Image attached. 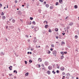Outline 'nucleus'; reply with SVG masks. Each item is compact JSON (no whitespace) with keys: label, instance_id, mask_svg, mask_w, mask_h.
I'll return each instance as SVG.
<instances>
[{"label":"nucleus","instance_id":"20e7f679","mask_svg":"<svg viewBox=\"0 0 79 79\" xmlns=\"http://www.w3.org/2000/svg\"><path fill=\"white\" fill-rule=\"evenodd\" d=\"M47 73L48 74H50V73H51V72H50V71L49 70H48L47 71Z\"/></svg>","mask_w":79,"mask_h":79},{"label":"nucleus","instance_id":"5fc2aeb1","mask_svg":"<svg viewBox=\"0 0 79 79\" xmlns=\"http://www.w3.org/2000/svg\"><path fill=\"white\" fill-rule=\"evenodd\" d=\"M55 73H56V72H54L53 73V74H55Z\"/></svg>","mask_w":79,"mask_h":79},{"label":"nucleus","instance_id":"cd10ccee","mask_svg":"<svg viewBox=\"0 0 79 79\" xmlns=\"http://www.w3.org/2000/svg\"><path fill=\"white\" fill-rule=\"evenodd\" d=\"M75 39H77V35H76L75 36Z\"/></svg>","mask_w":79,"mask_h":79},{"label":"nucleus","instance_id":"0e129e2a","mask_svg":"<svg viewBox=\"0 0 79 79\" xmlns=\"http://www.w3.org/2000/svg\"><path fill=\"white\" fill-rule=\"evenodd\" d=\"M56 44H58L59 43L58 42H56Z\"/></svg>","mask_w":79,"mask_h":79},{"label":"nucleus","instance_id":"79ce46f5","mask_svg":"<svg viewBox=\"0 0 79 79\" xmlns=\"http://www.w3.org/2000/svg\"><path fill=\"white\" fill-rule=\"evenodd\" d=\"M9 75L10 76H12V74H9Z\"/></svg>","mask_w":79,"mask_h":79},{"label":"nucleus","instance_id":"39448f33","mask_svg":"<svg viewBox=\"0 0 79 79\" xmlns=\"http://www.w3.org/2000/svg\"><path fill=\"white\" fill-rule=\"evenodd\" d=\"M36 67L38 68H40V65L39 64L36 65Z\"/></svg>","mask_w":79,"mask_h":79},{"label":"nucleus","instance_id":"c9c22d12","mask_svg":"<svg viewBox=\"0 0 79 79\" xmlns=\"http://www.w3.org/2000/svg\"><path fill=\"white\" fill-rule=\"evenodd\" d=\"M9 69H10V70H12V69L11 68H10V67H9Z\"/></svg>","mask_w":79,"mask_h":79},{"label":"nucleus","instance_id":"4468645a","mask_svg":"<svg viewBox=\"0 0 79 79\" xmlns=\"http://www.w3.org/2000/svg\"><path fill=\"white\" fill-rule=\"evenodd\" d=\"M69 25H70V26H72L73 25V23L71 22L70 23Z\"/></svg>","mask_w":79,"mask_h":79},{"label":"nucleus","instance_id":"412c9836","mask_svg":"<svg viewBox=\"0 0 79 79\" xmlns=\"http://www.w3.org/2000/svg\"><path fill=\"white\" fill-rule=\"evenodd\" d=\"M13 72H14V73H15V72L16 74H17V73H18V72H17V71H16L15 70Z\"/></svg>","mask_w":79,"mask_h":79},{"label":"nucleus","instance_id":"5701e85b","mask_svg":"<svg viewBox=\"0 0 79 79\" xmlns=\"http://www.w3.org/2000/svg\"><path fill=\"white\" fill-rule=\"evenodd\" d=\"M60 53H61V54L62 55H64V52H61Z\"/></svg>","mask_w":79,"mask_h":79},{"label":"nucleus","instance_id":"72a5a7b5","mask_svg":"<svg viewBox=\"0 0 79 79\" xmlns=\"http://www.w3.org/2000/svg\"><path fill=\"white\" fill-rule=\"evenodd\" d=\"M48 54H50V51H48Z\"/></svg>","mask_w":79,"mask_h":79},{"label":"nucleus","instance_id":"13d9d810","mask_svg":"<svg viewBox=\"0 0 79 79\" xmlns=\"http://www.w3.org/2000/svg\"><path fill=\"white\" fill-rule=\"evenodd\" d=\"M27 53H28V54H29V53H30L29 52H28Z\"/></svg>","mask_w":79,"mask_h":79},{"label":"nucleus","instance_id":"ea45409f","mask_svg":"<svg viewBox=\"0 0 79 79\" xmlns=\"http://www.w3.org/2000/svg\"><path fill=\"white\" fill-rule=\"evenodd\" d=\"M2 4H0V7H2Z\"/></svg>","mask_w":79,"mask_h":79},{"label":"nucleus","instance_id":"dca6fc26","mask_svg":"<svg viewBox=\"0 0 79 79\" xmlns=\"http://www.w3.org/2000/svg\"><path fill=\"white\" fill-rule=\"evenodd\" d=\"M45 6L47 8H48L49 7V5H48V4H46Z\"/></svg>","mask_w":79,"mask_h":79},{"label":"nucleus","instance_id":"c756f323","mask_svg":"<svg viewBox=\"0 0 79 79\" xmlns=\"http://www.w3.org/2000/svg\"><path fill=\"white\" fill-rule=\"evenodd\" d=\"M29 63H32V60H29Z\"/></svg>","mask_w":79,"mask_h":79},{"label":"nucleus","instance_id":"9d476101","mask_svg":"<svg viewBox=\"0 0 79 79\" xmlns=\"http://www.w3.org/2000/svg\"><path fill=\"white\" fill-rule=\"evenodd\" d=\"M36 42L37 40L36 39H35L33 40V42H34V43H35Z\"/></svg>","mask_w":79,"mask_h":79},{"label":"nucleus","instance_id":"aec40b11","mask_svg":"<svg viewBox=\"0 0 79 79\" xmlns=\"http://www.w3.org/2000/svg\"><path fill=\"white\" fill-rule=\"evenodd\" d=\"M32 23L34 25H35L36 24L35 22L34 21H33L32 22Z\"/></svg>","mask_w":79,"mask_h":79},{"label":"nucleus","instance_id":"37998d69","mask_svg":"<svg viewBox=\"0 0 79 79\" xmlns=\"http://www.w3.org/2000/svg\"><path fill=\"white\" fill-rule=\"evenodd\" d=\"M50 50H51V51H53V48H51L50 49Z\"/></svg>","mask_w":79,"mask_h":79},{"label":"nucleus","instance_id":"1a4fd4ad","mask_svg":"<svg viewBox=\"0 0 79 79\" xmlns=\"http://www.w3.org/2000/svg\"><path fill=\"white\" fill-rule=\"evenodd\" d=\"M25 76H29V73H27L25 74Z\"/></svg>","mask_w":79,"mask_h":79},{"label":"nucleus","instance_id":"864d4df0","mask_svg":"<svg viewBox=\"0 0 79 79\" xmlns=\"http://www.w3.org/2000/svg\"><path fill=\"white\" fill-rule=\"evenodd\" d=\"M10 68H13V66H10Z\"/></svg>","mask_w":79,"mask_h":79},{"label":"nucleus","instance_id":"3c124183","mask_svg":"<svg viewBox=\"0 0 79 79\" xmlns=\"http://www.w3.org/2000/svg\"><path fill=\"white\" fill-rule=\"evenodd\" d=\"M44 4H46V2H44Z\"/></svg>","mask_w":79,"mask_h":79},{"label":"nucleus","instance_id":"2eb2a0df","mask_svg":"<svg viewBox=\"0 0 79 79\" xmlns=\"http://www.w3.org/2000/svg\"><path fill=\"white\" fill-rule=\"evenodd\" d=\"M74 8L75 9H77V5H75V6H74Z\"/></svg>","mask_w":79,"mask_h":79},{"label":"nucleus","instance_id":"f3484780","mask_svg":"<svg viewBox=\"0 0 79 79\" xmlns=\"http://www.w3.org/2000/svg\"><path fill=\"white\" fill-rule=\"evenodd\" d=\"M63 58H64V56H60V59H63Z\"/></svg>","mask_w":79,"mask_h":79},{"label":"nucleus","instance_id":"2f4dec72","mask_svg":"<svg viewBox=\"0 0 79 79\" xmlns=\"http://www.w3.org/2000/svg\"><path fill=\"white\" fill-rule=\"evenodd\" d=\"M30 20H33V18L32 17H30Z\"/></svg>","mask_w":79,"mask_h":79},{"label":"nucleus","instance_id":"a878e982","mask_svg":"<svg viewBox=\"0 0 79 79\" xmlns=\"http://www.w3.org/2000/svg\"><path fill=\"white\" fill-rule=\"evenodd\" d=\"M39 1L40 2H44V0H39Z\"/></svg>","mask_w":79,"mask_h":79},{"label":"nucleus","instance_id":"bf43d9fd","mask_svg":"<svg viewBox=\"0 0 79 79\" xmlns=\"http://www.w3.org/2000/svg\"><path fill=\"white\" fill-rule=\"evenodd\" d=\"M22 6L24 7V5H22Z\"/></svg>","mask_w":79,"mask_h":79},{"label":"nucleus","instance_id":"09e8293b","mask_svg":"<svg viewBox=\"0 0 79 79\" xmlns=\"http://www.w3.org/2000/svg\"><path fill=\"white\" fill-rule=\"evenodd\" d=\"M63 35H65V33H62Z\"/></svg>","mask_w":79,"mask_h":79},{"label":"nucleus","instance_id":"6ab92c4d","mask_svg":"<svg viewBox=\"0 0 79 79\" xmlns=\"http://www.w3.org/2000/svg\"><path fill=\"white\" fill-rule=\"evenodd\" d=\"M65 44V43H64V42L62 41L61 43V45H63V44Z\"/></svg>","mask_w":79,"mask_h":79},{"label":"nucleus","instance_id":"393cba45","mask_svg":"<svg viewBox=\"0 0 79 79\" xmlns=\"http://www.w3.org/2000/svg\"><path fill=\"white\" fill-rule=\"evenodd\" d=\"M58 3H59L58 2H56V5H58Z\"/></svg>","mask_w":79,"mask_h":79},{"label":"nucleus","instance_id":"4d7b16f0","mask_svg":"<svg viewBox=\"0 0 79 79\" xmlns=\"http://www.w3.org/2000/svg\"><path fill=\"white\" fill-rule=\"evenodd\" d=\"M76 79H79V78L77 77H76Z\"/></svg>","mask_w":79,"mask_h":79},{"label":"nucleus","instance_id":"f257e3e1","mask_svg":"<svg viewBox=\"0 0 79 79\" xmlns=\"http://www.w3.org/2000/svg\"><path fill=\"white\" fill-rule=\"evenodd\" d=\"M57 52L56 50L53 51V55L55 56H56Z\"/></svg>","mask_w":79,"mask_h":79},{"label":"nucleus","instance_id":"7c9ffc66","mask_svg":"<svg viewBox=\"0 0 79 79\" xmlns=\"http://www.w3.org/2000/svg\"><path fill=\"white\" fill-rule=\"evenodd\" d=\"M15 19H13L12 20V23H15Z\"/></svg>","mask_w":79,"mask_h":79},{"label":"nucleus","instance_id":"6e6552de","mask_svg":"<svg viewBox=\"0 0 79 79\" xmlns=\"http://www.w3.org/2000/svg\"><path fill=\"white\" fill-rule=\"evenodd\" d=\"M35 31H37L39 30L38 27H37L35 28Z\"/></svg>","mask_w":79,"mask_h":79},{"label":"nucleus","instance_id":"9b49d317","mask_svg":"<svg viewBox=\"0 0 79 79\" xmlns=\"http://www.w3.org/2000/svg\"><path fill=\"white\" fill-rule=\"evenodd\" d=\"M55 31H56V32H58V29L57 28H55Z\"/></svg>","mask_w":79,"mask_h":79},{"label":"nucleus","instance_id":"603ef678","mask_svg":"<svg viewBox=\"0 0 79 79\" xmlns=\"http://www.w3.org/2000/svg\"><path fill=\"white\" fill-rule=\"evenodd\" d=\"M64 53H65V54H66V52H64Z\"/></svg>","mask_w":79,"mask_h":79},{"label":"nucleus","instance_id":"58836bf2","mask_svg":"<svg viewBox=\"0 0 79 79\" xmlns=\"http://www.w3.org/2000/svg\"><path fill=\"white\" fill-rule=\"evenodd\" d=\"M56 72L57 73H59V70H57Z\"/></svg>","mask_w":79,"mask_h":79},{"label":"nucleus","instance_id":"338daca9","mask_svg":"<svg viewBox=\"0 0 79 79\" xmlns=\"http://www.w3.org/2000/svg\"><path fill=\"white\" fill-rule=\"evenodd\" d=\"M38 47H39V48H40V46H38Z\"/></svg>","mask_w":79,"mask_h":79},{"label":"nucleus","instance_id":"f03ea898","mask_svg":"<svg viewBox=\"0 0 79 79\" xmlns=\"http://www.w3.org/2000/svg\"><path fill=\"white\" fill-rule=\"evenodd\" d=\"M48 69L49 70H52V66L51 65H50L48 67Z\"/></svg>","mask_w":79,"mask_h":79},{"label":"nucleus","instance_id":"49530a36","mask_svg":"<svg viewBox=\"0 0 79 79\" xmlns=\"http://www.w3.org/2000/svg\"><path fill=\"white\" fill-rule=\"evenodd\" d=\"M56 39H58V36H56Z\"/></svg>","mask_w":79,"mask_h":79},{"label":"nucleus","instance_id":"4be33fe9","mask_svg":"<svg viewBox=\"0 0 79 79\" xmlns=\"http://www.w3.org/2000/svg\"><path fill=\"white\" fill-rule=\"evenodd\" d=\"M1 15L2 16H3V15H4V13L3 12H2V14H1Z\"/></svg>","mask_w":79,"mask_h":79},{"label":"nucleus","instance_id":"ddd939ff","mask_svg":"<svg viewBox=\"0 0 79 79\" xmlns=\"http://www.w3.org/2000/svg\"><path fill=\"white\" fill-rule=\"evenodd\" d=\"M5 18H6V17H5V16H2V19L4 20L5 19Z\"/></svg>","mask_w":79,"mask_h":79},{"label":"nucleus","instance_id":"a18cd8bd","mask_svg":"<svg viewBox=\"0 0 79 79\" xmlns=\"http://www.w3.org/2000/svg\"><path fill=\"white\" fill-rule=\"evenodd\" d=\"M39 12H40V13H41V11H41V10H39Z\"/></svg>","mask_w":79,"mask_h":79},{"label":"nucleus","instance_id":"de8ad7c7","mask_svg":"<svg viewBox=\"0 0 79 79\" xmlns=\"http://www.w3.org/2000/svg\"><path fill=\"white\" fill-rule=\"evenodd\" d=\"M31 51H33L34 50V49H31Z\"/></svg>","mask_w":79,"mask_h":79},{"label":"nucleus","instance_id":"7ed1b4c3","mask_svg":"<svg viewBox=\"0 0 79 79\" xmlns=\"http://www.w3.org/2000/svg\"><path fill=\"white\" fill-rule=\"evenodd\" d=\"M60 69L61 70V71H64V68L63 67H60Z\"/></svg>","mask_w":79,"mask_h":79},{"label":"nucleus","instance_id":"052dcab7","mask_svg":"<svg viewBox=\"0 0 79 79\" xmlns=\"http://www.w3.org/2000/svg\"><path fill=\"white\" fill-rule=\"evenodd\" d=\"M30 54H32V52H30Z\"/></svg>","mask_w":79,"mask_h":79},{"label":"nucleus","instance_id":"774afa93","mask_svg":"<svg viewBox=\"0 0 79 79\" xmlns=\"http://www.w3.org/2000/svg\"><path fill=\"white\" fill-rule=\"evenodd\" d=\"M45 22L46 23V24H47V21H46Z\"/></svg>","mask_w":79,"mask_h":79},{"label":"nucleus","instance_id":"4c0bfd02","mask_svg":"<svg viewBox=\"0 0 79 79\" xmlns=\"http://www.w3.org/2000/svg\"><path fill=\"white\" fill-rule=\"evenodd\" d=\"M31 27L32 29H33V28H34V26H31Z\"/></svg>","mask_w":79,"mask_h":79},{"label":"nucleus","instance_id":"a211bd4d","mask_svg":"<svg viewBox=\"0 0 79 79\" xmlns=\"http://www.w3.org/2000/svg\"><path fill=\"white\" fill-rule=\"evenodd\" d=\"M48 25H46L45 26V28H46V29H47L48 27Z\"/></svg>","mask_w":79,"mask_h":79},{"label":"nucleus","instance_id":"e2e57ef3","mask_svg":"<svg viewBox=\"0 0 79 79\" xmlns=\"http://www.w3.org/2000/svg\"><path fill=\"white\" fill-rule=\"evenodd\" d=\"M14 78H15V79H16V77H15Z\"/></svg>","mask_w":79,"mask_h":79},{"label":"nucleus","instance_id":"473e14b6","mask_svg":"<svg viewBox=\"0 0 79 79\" xmlns=\"http://www.w3.org/2000/svg\"><path fill=\"white\" fill-rule=\"evenodd\" d=\"M15 3H18V1L15 0Z\"/></svg>","mask_w":79,"mask_h":79},{"label":"nucleus","instance_id":"0eeeda50","mask_svg":"<svg viewBox=\"0 0 79 79\" xmlns=\"http://www.w3.org/2000/svg\"><path fill=\"white\" fill-rule=\"evenodd\" d=\"M59 2L60 3V4H61L62 3H63V0H59Z\"/></svg>","mask_w":79,"mask_h":79},{"label":"nucleus","instance_id":"8fccbe9b","mask_svg":"<svg viewBox=\"0 0 79 79\" xmlns=\"http://www.w3.org/2000/svg\"><path fill=\"white\" fill-rule=\"evenodd\" d=\"M25 36H26V37H28V38L29 37L28 35H26Z\"/></svg>","mask_w":79,"mask_h":79},{"label":"nucleus","instance_id":"e433bc0d","mask_svg":"<svg viewBox=\"0 0 79 79\" xmlns=\"http://www.w3.org/2000/svg\"><path fill=\"white\" fill-rule=\"evenodd\" d=\"M27 41H28V42H30V41H31V40H30V39H29Z\"/></svg>","mask_w":79,"mask_h":79},{"label":"nucleus","instance_id":"bb28decb","mask_svg":"<svg viewBox=\"0 0 79 79\" xmlns=\"http://www.w3.org/2000/svg\"><path fill=\"white\" fill-rule=\"evenodd\" d=\"M51 47H55V46L54 45H53V44H52L51 45Z\"/></svg>","mask_w":79,"mask_h":79},{"label":"nucleus","instance_id":"b1692460","mask_svg":"<svg viewBox=\"0 0 79 79\" xmlns=\"http://www.w3.org/2000/svg\"><path fill=\"white\" fill-rule=\"evenodd\" d=\"M53 6H51L50 7V9H51V10H52V9H53Z\"/></svg>","mask_w":79,"mask_h":79},{"label":"nucleus","instance_id":"c85d7f7f","mask_svg":"<svg viewBox=\"0 0 79 79\" xmlns=\"http://www.w3.org/2000/svg\"><path fill=\"white\" fill-rule=\"evenodd\" d=\"M48 32H52V30H51V29H49V30L48 31Z\"/></svg>","mask_w":79,"mask_h":79},{"label":"nucleus","instance_id":"f8f14e48","mask_svg":"<svg viewBox=\"0 0 79 79\" xmlns=\"http://www.w3.org/2000/svg\"><path fill=\"white\" fill-rule=\"evenodd\" d=\"M38 61L40 62H41L42 61V59H41V58H39L38 59Z\"/></svg>","mask_w":79,"mask_h":79},{"label":"nucleus","instance_id":"423d86ee","mask_svg":"<svg viewBox=\"0 0 79 79\" xmlns=\"http://www.w3.org/2000/svg\"><path fill=\"white\" fill-rule=\"evenodd\" d=\"M44 63L46 66H47V65H48V62H45Z\"/></svg>","mask_w":79,"mask_h":79},{"label":"nucleus","instance_id":"a19ab883","mask_svg":"<svg viewBox=\"0 0 79 79\" xmlns=\"http://www.w3.org/2000/svg\"><path fill=\"white\" fill-rule=\"evenodd\" d=\"M25 63L26 64H27V61H25Z\"/></svg>","mask_w":79,"mask_h":79},{"label":"nucleus","instance_id":"6e6d98bb","mask_svg":"<svg viewBox=\"0 0 79 79\" xmlns=\"http://www.w3.org/2000/svg\"><path fill=\"white\" fill-rule=\"evenodd\" d=\"M58 67H57V68H58V69H59V68H60V67H59V66H57Z\"/></svg>","mask_w":79,"mask_h":79},{"label":"nucleus","instance_id":"680f3d73","mask_svg":"<svg viewBox=\"0 0 79 79\" xmlns=\"http://www.w3.org/2000/svg\"><path fill=\"white\" fill-rule=\"evenodd\" d=\"M63 77V78H64L65 77V76H64Z\"/></svg>","mask_w":79,"mask_h":79},{"label":"nucleus","instance_id":"f704fd0d","mask_svg":"<svg viewBox=\"0 0 79 79\" xmlns=\"http://www.w3.org/2000/svg\"><path fill=\"white\" fill-rule=\"evenodd\" d=\"M6 29H8V26H6Z\"/></svg>","mask_w":79,"mask_h":79},{"label":"nucleus","instance_id":"69168bd1","mask_svg":"<svg viewBox=\"0 0 79 79\" xmlns=\"http://www.w3.org/2000/svg\"><path fill=\"white\" fill-rule=\"evenodd\" d=\"M54 72H55L54 71H52V73H54Z\"/></svg>","mask_w":79,"mask_h":79},{"label":"nucleus","instance_id":"c03bdc74","mask_svg":"<svg viewBox=\"0 0 79 79\" xmlns=\"http://www.w3.org/2000/svg\"><path fill=\"white\" fill-rule=\"evenodd\" d=\"M41 66H42V67H44V65L43 64H42L41 65Z\"/></svg>","mask_w":79,"mask_h":79}]
</instances>
